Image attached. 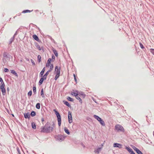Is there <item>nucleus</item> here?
I'll use <instances>...</instances> for the list:
<instances>
[{
    "label": "nucleus",
    "instance_id": "nucleus-5",
    "mask_svg": "<svg viewBox=\"0 0 154 154\" xmlns=\"http://www.w3.org/2000/svg\"><path fill=\"white\" fill-rule=\"evenodd\" d=\"M55 138L58 141H62L64 139V137L62 135H58L55 136Z\"/></svg>",
    "mask_w": 154,
    "mask_h": 154
},
{
    "label": "nucleus",
    "instance_id": "nucleus-21",
    "mask_svg": "<svg viewBox=\"0 0 154 154\" xmlns=\"http://www.w3.org/2000/svg\"><path fill=\"white\" fill-rule=\"evenodd\" d=\"M14 38H15L14 37V36H13L11 38L9 42V45H10L12 43V42L14 40Z\"/></svg>",
    "mask_w": 154,
    "mask_h": 154
},
{
    "label": "nucleus",
    "instance_id": "nucleus-45",
    "mask_svg": "<svg viewBox=\"0 0 154 154\" xmlns=\"http://www.w3.org/2000/svg\"><path fill=\"white\" fill-rule=\"evenodd\" d=\"M101 149V148H98L96 152H97L98 153H99V151H100Z\"/></svg>",
    "mask_w": 154,
    "mask_h": 154
},
{
    "label": "nucleus",
    "instance_id": "nucleus-16",
    "mask_svg": "<svg viewBox=\"0 0 154 154\" xmlns=\"http://www.w3.org/2000/svg\"><path fill=\"white\" fill-rule=\"evenodd\" d=\"M63 102L66 106L70 108L71 107V106L69 104V103L66 100H63Z\"/></svg>",
    "mask_w": 154,
    "mask_h": 154
},
{
    "label": "nucleus",
    "instance_id": "nucleus-54",
    "mask_svg": "<svg viewBox=\"0 0 154 154\" xmlns=\"http://www.w3.org/2000/svg\"><path fill=\"white\" fill-rule=\"evenodd\" d=\"M92 100L95 102L97 103V102L96 101V100H95V99H94V97L92 98Z\"/></svg>",
    "mask_w": 154,
    "mask_h": 154
},
{
    "label": "nucleus",
    "instance_id": "nucleus-60",
    "mask_svg": "<svg viewBox=\"0 0 154 154\" xmlns=\"http://www.w3.org/2000/svg\"><path fill=\"white\" fill-rule=\"evenodd\" d=\"M41 49L43 51V52L44 51V49L43 47H41Z\"/></svg>",
    "mask_w": 154,
    "mask_h": 154
},
{
    "label": "nucleus",
    "instance_id": "nucleus-23",
    "mask_svg": "<svg viewBox=\"0 0 154 154\" xmlns=\"http://www.w3.org/2000/svg\"><path fill=\"white\" fill-rule=\"evenodd\" d=\"M52 50L55 56L57 57L58 55V54L57 51L54 48L52 49Z\"/></svg>",
    "mask_w": 154,
    "mask_h": 154
},
{
    "label": "nucleus",
    "instance_id": "nucleus-40",
    "mask_svg": "<svg viewBox=\"0 0 154 154\" xmlns=\"http://www.w3.org/2000/svg\"><path fill=\"white\" fill-rule=\"evenodd\" d=\"M5 83L1 84L0 86V88H5Z\"/></svg>",
    "mask_w": 154,
    "mask_h": 154
},
{
    "label": "nucleus",
    "instance_id": "nucleus-17",
    "mask_svg": "<svg viewBox=\"0 0 154 154\" xmlns=\"http://www.w3.org/2000/svg\"><path fill=\"white\" fill-rule=\"evenodd\" d=\"M11 72L12 74L14 75L16 77H18V75L17 73L15 72V71L14 70H11Z\"/></svg>",
    "mask_w": 154,
    "mask_h": 154
},
{
    "label": "nucleus",
    "instance_id": "nucleus-3",
    "mask_svg": "<svg viewBox=\"0 0 154 154\" xmlns=\"http://www.w3.org/2000/svg\"><path fill=\"white\" fill-rule=\"evenodd\" d=\"M94 117L96 119L101 125H105L104 122L103 120L98 116L95 115H94Z\"/></svg>",
    "mask_w": 154,
    "mask_h": 154
},
{
    "label": "nucleus",
    "instance_id": "nucleus-11",
    "mask_svg": "<svg viewBox=\"0 0 154 154\" xmlns=\"http://www.w3.org/2000/svg\"><path fill=\"white\" fill-rule=\"evenodd\" d=\"M24 117L25 119H29L30 118V115L29 112L24 113Z\"/></svg>",
    "mask_w": 154,
    "mask_h": 154
},
{
    "label": "nucleus",
    "instance_id": "nucleus-32",
    "mask_svg": "<svg viewBox=\"0 0 154 154\" xmlns=\"http://www.w3.org/2000/svg\"><path fill=\"white\" fill-rule=\"evenodd\" d=\"M64 131L65 132L68 134H70V133L68 130L67 129V128H64Z\"/></svg>",
    "mask_w": 154,
    "mask_h": 154
},
{
    "label": "nucleus",
    "instance_id": "nucleus-24",
    "mask_svg": "<svg viewBox=\"0 0 154 154\" xmlns=\"http://www.w3.org/2000/svg\"><path fill=\"white\" fill-rule=\"evenodd\" d=\"M36 114V112L34 111H32L30 114V116L32 117L35 116Z\"/></svg>",
    "mask_w": 154,
    "mask_h": 154
},
{
    "label": "nucleus",
    "instance_id": "nucleus-51",
    "mask_svg": "<svg viewBox=\"0 0 154 154\" xmlns=\"http://www.w3.org/2000/svg\"><path fill=\"white\" fill-rule=\"evenodd\" d=\"M75 81V82H76V83H77V80L76 79V77L74 78Z\"/></svg>",
    "mask_w": 154,
    "mask_h": 154
},
{
    "label": "nucleus",
    "instance_id": "nucleus-35",
    "mask_svg": "<svg viewBox=\"0 0 154 154\" xmlns=\"http://www.w3.org/2000/svg\"><path fill=\"white\" fill-rule=\"evenodd\" d=\"M126 149L130 153L131 151L133 150L130 147H126Z\"/></svg>",
    "mask_w": 154,
    "mask_h": 154
},
{
    "label": "nucleus",
    "instance_id": "nucleus-33",
    "mask_svg": "<svg viewBox=\"0 0 154 154\" xmlns=\"http://www.w3.org/2000/svg\"><path fill=\"white\" fill-rule=\"evenodd\" d=\"M56 75L55 76V77L54 78V79L55 80H56L59 77L60 75V74H56Z\"/></svg>",
    "mask_w": 154,
    "mask_h": 154
},
{
    "label": "nucleus",
    "instance_id": "nucleus-31",
    "mask_svg": "<svg viewBox=\"0 0 154 154\" xmlns=\"http://www.w3.org/2000/svg\"><path fill=\"white\" fill-rule=\"evenodd\" d=\"M35 45L36 48L38 49V50L39 51H40L41 50V48H40V46L37 43H36L35 44Z\"/></svg>",
    "mask_w": 154,
    "mask_h": 154
},
{
    "label": "nucleus",
    "instance_id": "nucleus-29",
    "mask_svg": "<svg viewBox=\"0 0 154 154\" xmlns=\"http://www.w3.org/2000/svg\"><path fill=\"white\" fill-rule=\"evenodd\" d=\"M36 108L38 109H39L40 108V104L39 103H38L36 104Z\"/></svg>",
    "mask_w": 154,
    "mask_h": 154
},
{
    "label": "nucleus",
    "instance_id": "nucleus-19",
    "mask_svg": "<svg viewBox=\"0 0 154 154\" xmlns=\"http://www.w3.org/2000/svg\"><path fill=\"white\" fill-rule=\"evenodd\" d=\"M0 89L1 90L3 95H5L6 91L5 88H0Z\"/></svg>",
    "mask_w": 154,
    "mask_h": 154
},
{
    "label": "nucleus",
    "instance_id": "nucleus-57",
    "mask_svg": "<svg viewBox=\"0 0 154 154\" xmlns=\"http://www.w3.org/2000/svg\"><path fill=\"white\" fill-rule=\"evenodd\" d=\"M21 14V13H19L18 14H17V15H16V16H20Z\"/></svg>",
    "mask_w": 154,
    "mask_h": 154
},
{
    "label": "nucleus",
    "instance_id": "nucleus-14",
    "mask_svg": "<svg viewBox=\"0 0 154 154\" xmlns=\"http://www.w3.org/2000/svg\"><path fill=\"white\" fill-rule=\"evenodd\" d=\"M32 37L33 38L37 41L38 42H40V40L39 39L38 36L35 34H34L32 35Z\"/></svg>",
    "mask_w": 154,
    "mask_h": 154
},
{
    "label": "nucleus",
    "instance_id": "nucleus-49",
    "mask_svg": "<svg viewBox=\"0 0 154 154\" xmlns=\"http://www.w3.org/2000/svg\"><path fill=\"white\" fill-rule=\"evenodd\" d=\"M45 71V67H44L42 69V70L41 71L43 72H44Z\"/></svg>",
    "mask_w": 154,
    "mask_h": 154
},
{
    "label": "nucleus",
    "instance_id": "nucleus-64",
    "mask_svg": "<svg viewBox=\"0 0 154 154\" xmlns=\"http://www.w3.org/2000/svg\"><path fill=\"white\" fill-rule=\"evenodd\" d=\"M11 115H12V116H13V117H14V114H12Z\"/></svg>",
    "mask_w": 154,
    "mask_h": 154
},
{
    "label": "nucleus",
    "instance_id": "nucleus-37",
    "mask_svg": "<svg viewBox=\"0 0 154 154\" xmlns=\"http://www.w3.org/2000/svg\"><path fill=\"white\" fill-rule=\"evenodd\" d=\"M41 120H42V124L43 125L45 124V123H46V122L45 121L44 119V118H42Z\"/></svg>",
    "mask_w": 154,
    "mask_h": 154
},
{
    "label": "nucleus",
    "instance_id": "nucleus-53",
    "mask_svg": "<svg viewBox=\"0 0 154 154\" xmlns=\"http://www.w3.org/2000/svg\"><path fill=\"white\" fill-rule=\"evenodd\" d=\"M130 153L131 154H135L133 150L131 151Z\"/></svg>",
    "mask_w": 154,
    "mask_h": 154
},
{
    "label": "nucleus",
    "instance_id": "nucleus-15",
    "mask_svg": "<svg viewBox=\"0 0 154 154\" xmlns=\"http://www.w3.org/2000/svg\"><path fill=\"white\" fill-rule=\"evenodd\" d=\"M114 147H117L119 148H121L122 147V145L121 144L118 143H114L113 145Z\"/></svg>",
    "mask_w": 154,
    "mask_h": 154
},
{
    "label": "nucleus",
    "instance_id": "nucleus-26",
    "mask_svg": "<svg viewBox=\"0 0 154 154\" xmlns=\"http://www.w3.org/2000/svg\"><path fill=\"white\" fill-rule=\"evenodd\" d=\"M41 95L42 97L43 98H45V96L44 94V91H43V89L42 88L41 90Z\"/></svg>",
    "mask_w": 154,
    "mask_h": 154
},
{
    "label": "nucleus",
    "instance_id": "nucleus-4",
    "mask_svg": "<svg viewBox=\"0 0 154 154\" xmlns=\"http://www.w3.org/2000/svg\"><path fill=\"white\" fill-rule=\"evenodd\" d=\"M47 76L44 74L43 76H41V78H40L39 82L38 85H40L42 84L43 81L46 80L47 78Z\"/></svg>",
    "mask_w": 154,
    "mask_h": 154
},
{
    "label": "nucleus",
    "instance_id": "nucleus-18",
    "mask_svg": "<svg viewBox=\"0 0 154 154\" xmlns=\"http://www.w3.org/2000/svg\"><path fill=\"white\" fill-rule=\"evenodd\" d=\"M134 149L136 152L138 154H143L142 152L137 148L135 147V148H134Z\"/></svg>",
    "mask_w": 154,
    "mask_h": 154
},
{
    "label": "nucleus",
    "instance_id": "nucleus-41",
    "mask_svg": "<svg viewBox=\"0 0 154 154\" xmlns=\"http://www.w3.org/2000/svg\"><path fill=\"white\" fill-rule=\"evenodd\" d=\"M151 53L154 55V49L151 48L150 50Z\"/></svg>",
    "mask_w": 154,
    "mask_h": 154
},
{
    "label": "nucleus",
    "instance_id": "nucleus-2",
    "mask_svg": "<svg viewBox=\"0 0 154 154\" xmlns=\"http://www.w3.org/2000/svg\"><path fill=\"white\" fill-rule=\"evenodd\" d=\"M53 111L55 112L56 116L58 121V125H61V116L59 112L56 109H54Z\"/></svg>",
    "mask_w": 154,
    "mask_h": 154
},
{
    "label": "nucleus",
    "instance_id": "nucleus-48",
    "mask_svg": "<svg viewBox=\"0 0 154 154\" xmlns=\"http://www.w3.org/2000/svg\"><path fill=\"white\" fill-rule=\"evenodd\" d=\"M17 151L18 152V154H21L20 152V150L18 148H17Z\"/></svg>",
    "mask_w": 154,
    "mask_h": 154
},
{
    "label": "nucleus",
    "instance_id": "nucleus-59",
    "mask_svg": "<svg viewBox=\"0 0 154 154\" xmlns=\"http://www.w3.org/2000/svg\"><path fill=\"white\" fill-rule=\"evenodd\" d=\"M7 90L8 92V91H9L10 89L9 87H8L7 88Z\"/></svg>",
    "mask_w": 154,
    "mask_h": 154
},
{
    "label": "nucleus",
    "instance_id": "nucleus-6",
    "mask_svg": "<svg viewBox=\"0 0 154 154\" xmlns=\"http://www.w3.org/2000/svg\"><path fill=\"white\" fill-rule=\"evenodd\" d=\"M115 129L117 131H123L124 129L122 126H116Z\"/></svg>",
    "mask_w": 154,
    "mask_h": 154
},
{
    "label": "nucleus",
    "instance_id": "nucleus-39",
    "mask_svg": "<svg viewBox=\"0 0 154 154\" xmlns=\"http://www.w3.org/2000/svg\"><path fill=\"white\" fill-rule=\"evenodd\" d=\"M139 44H140V48L142 49H143L144 48V46H143V45L141 42H140Z\"/></svg>",
    "mask_w": 154,
    "mask_h": 154
},
{
    "label": "nucleus",
    "instance_id": "nucleus-62",
    "mask_svg": "<svg viewBox=\"0 0 154 154\" xmlns=\"http://www.w3.org/2000/svg\"><path fill=\"white\" fill-rule=\"evenodd\" d=\"M20 62H23V61H22V59L20 60Z\"/></svg>",
    "mask_w": 154,
    "mask_h": 154
},
{
    "label": "nucleus",
    "instance_id": "nucleus-61",
    "mask_svg": "<svg viewBox=\"0 0 154 154\" xmlns=\"http://www.w3.org/2000/svg\"><path fill=\"white\" fill-rule=\"evenodd\" d=\"M73 76L74 78L76 77V75L74 74H73Z\"/></svg>",
    "mask_w": 154,
    "mask_h": 154
},
{
    "label": "nucleus",
    "instance_id": "nucleus-42",
    "mask_svg": "<svg viewBox=\"0 0 154 154\" xmlns=\"http://www.w3.org/2000/svg\"><path fill=\"white\" fill-rule=\"evenodd\" d=\"M0 82H1V84L4 83L3 79L1 77H0Z\"/></svg>",
    "mask_w": 154,
    "mask_h": 154
},
{
    "label": "nucleus",
    "instance_id": "nucleus-1",
    "mask_svg": "<svg viewBox=\"0 0 154 154\" xmlns=\"http://www.w3.org/2000/svg\"><path fill=\"white\" fill-rule=\"evenodd\" d=\"M52 128L53 127L50 126H44L41 127L40 131L43 132H49L52 131Z\"/></svg>",
    "mask_w": 154,
    "mask_h": 154
},
{
    "label": "nucleus",
    "instance_id": "nucleus-7",
    "mask_svg": "<svg viewBox=\"0 0 154 154\" xmlns=\"http://www.w3.org/2000/svg\"><path fill=\"white\" fill-rule=\"evenodd\" d=\"M60 67H58L57 66H56L55 68L54 74H60Z\"/></svg>",
    "mask_w": 154,
    "mask_h": 154
},
{
    "label": "nucleus",
    "instance_id": "nucleus-10",
    "mask_svg": "<svg viewBox=\"0 0 154 154\" xmlns=\"http://www.w3.org/2000/svg\"><path fill=\"white\" fill-rule=\"evenodd\" d=\"M52 60L51 59V58H49L48 59L46 64V67H49L51 66V62H52Z\"/></svg>",
    "mask_w": 154,
    "mask_h": 154
},
{
    "label": "nucleus",
    "instance_id": "nucleus-30",
    "mask_svg": "<svg viewBox=\"0 0 154 154\" xmlns=\"http://www.w3.org/2000/svg\"><path fill=\"white\" fill-rule=\"evenodd\" d=\"M67 99L68 100L71 102H73L74 101L73 99L70 97L68 96L67 97Z\"/></svg>",
    "mask_w": 154,
    "mask_h": 154
},
{
    "label": "nucleus",
    "instance_id": "nucleus-22",
    "mask_svg": "<svg viewBox=\"0 0 154 154\" xmlns=\"http://www.w3.org/2000/svg\"><path fill=\"white\" fill-rule=\"evenodd\" d=\"M32 11V10L31 11L29 10H23V11L22 12V13L25 14L27 13H30Z\"/></svg>",
    "mask_w": 154,
    "mask_h": 154
},
{
    "label": "nucleus",
    "instance_id": "nucleus-36",
    "mask_svg": "<svg viewBox=\"0 0 154 154\" xmlns=\"http://www.w3.org/2000/svg\"><path fill=\"white\" fill-rule=\"evenodd\" d=\"M51 59H52V62H54V61L55 60V57L54 55L53 54H52V56Z\"/></svg>",
    "mask_w": 154,
    "mask_h": 154
},
{
    "label": "nucleus",
    "instance_id": "nucleus-44",
    "mask_svg": "<svg viewBox=\"0 0 154 154\" xmlns=\"http://www.w3.org/2000/svg\"><path fill=\"white\" fill-rule=\"evenodd\" d=\"M31 63L32 64L34 65V66H35V62H34V61L32 59H31Z\"/></svg>",
    "mask_w": 154,
    "mask_h": 154
},
{
    "label": "nucleus",
    "instance_id": "nucleus-25",
    "mask_svg": "<svg viewBox=\"0 0 154 154\" xmlns=\"http://www.w3.org/2000/svg\"><path fill=\"white\" fill-rule=\"evenodd\" d=\"M33 90L34 94H36V90L35 85H33Z\"/></svg>",
    "mask_w": 154,
    "mask_h": 154
},
{
    "label": "nucleus",
    "instance_id": "nucleus-56",
    "mask_svg": "<svg viewBox=\"0 0 154 154\" xmlns=\"http://www.w3.org/2000/svg\"><path fill=\"white\" fill-rule=\"evenodd\" d=\"M25 59L27 61H29V59L28 58H27L26 57H25Z\"/></svg>",
    "mask_w": 154,
    "mask_h": 154
},
{
    "label": "nucleus",
    "instance_id": "nucleus-52",
    "mask_svg": "<svg viewBox=\"0 0 154 154\" xmlns=\"http://www.w3.org/2000/svg\"><path fill=\"white\" fill-rule=\"evenodd\" d=\"M31 125H35V123L34 122H32Z\"/></svg>",
    "mask_w": 154,
    "mask_h": 154
},
{
    "label": "nucleus",
    "instance_id": "nucleus-38",
    "mask_svg": "<svg viewBox=\"0 0 154 154\" xmlns=\"http://www.w3.org/2000/svg\"><path fill=\"white\" fill-rule=\"evenodd\" d=\"M44 73V72L41 71L39 74V77H41V76H43V74Z\"/></svg>",
    "mask_w": 154,
    "mask_h": 154
},
{
    "label": "nucleus",
    "instance_id": "nucleus-63",
    "mask_svg": "<svg viewBox=\"0 0 154 154\" xmlns=\"http://www.w3.org/2000/svg\"><path fill=\"white\" fill-rule=\"evenodd\" d=\"M16 17H17V16H16H16H15L14 17V18H15Z\"/></svg>",
    "mask_w": 154,
    "mask_h": 154
},
{
    "label": "nucleus",
    "instance_id": "nucleus-55",
    "mask_svg": "<svg viewBox=\"0 0 154 154\" xmlns=\"http://www.w3.org/2000/svg\"><path fill=\"white\" fill-rule=\"evenodd\" d=\"M54 121H53L52 123V125H54Z\"/></svg>",
    "mask_w": 154,
    "mask_h": 154
},
{
    "label": "nucleus",
    "instance_id": "nucleus-58",
    "mask_svg": "<svg viewBox=\"0 0 154 154\" xmlns=\"http://www.w3.org/2000/svg\"><path fill=\"white\" fill-rule=\"evenodd\" d=\"M51 40L54 42V43H55V41L53 39H52L51 38Z\"/></svg>",
    "mask_w": 154,
    "mask_h": 154
},
{
    "label": "nucleus",
    "instance_id": "nucleus-34",
    "mask_svg": "<svg viewBox=\"0 0 154 154\" xmlns=\"http://www.w3.org/2000/svg\"><path fill=\"white\" fill-rule=\"evenodd\" d=\"M32 92L31 90L28 93L27 95L28 97H30L32 94Z\"/></svg>",
    "mask_w": 154,
    "mask_h": 154
},
{
    "label": "nucleus",
    "instance_id": "nucleus-43",
    "mask_svg": "<svg viewBox=\"0 0 154 154\" xmlns=\"http://www.w3.org/2000/svg\"><path fill=\"white\" fill-rule=\"evenodd\" d=\"M4 71L5 72H8L9 71V69L7 68H5L4 69Z\"/></svg>",
    "mask_w": 154,
    "mask_h": 154
},
{
    "label": "nucleus",
    "instance_id": "nucleus-46",
    "mask_svg": "<svg viewBox=\"0 0 154 154\" xmlns=\"http://www.w3.org/2000/svg\"><path fill=\"white\" fill-rule=\"evenodd\" d=\"M19 29H18L17 31L15 33H14V35L13 36H14V37L15 38V36L17 35V31H18Z\"/></svg>",
    "mask_w": 154,
    "mask_h": 154
},
{
    "label": "nucleus",
    "instance_id": "nucleus-8",
    "mask_svg": "<svg viewBox=\"0 0 154 154\" xmlns=\"http://www.w3.org/2000/svg\"><path fill=\"white\" fill-rule=\"evenodd\" d=\"M68 118L69 123H71L72 122V120L71 112L70 111H69L68 112Z\"/></svg>",
    "mask_w": 154,
    "mask_h": 154
},
{
    "label": "nucleus",
    "instance_id": "nucleus-13",
    "mask_svg": "<svg viewBox=\"0 0 154 154\" xmlns=\"http://www.w3.org/2000/svg\"><path fill=\"white\" fill-rule=\"evenodd\" d=\"M75 92L77 93H75L74 92H71V94L73 95V96H75L76 97H77L78 95H79V93H78V91L77 90H76L75 91Z\"/></svg>",
    "mask_w": 154,
    "mask_h": 154
},
{
    "label": "nucleus",
    "instance_id": "nucleus-27",
    "mask_svg": "<svg viewBox=\"0 0 154 154\" xmlns=\"http://www.w3.org/2000/svg\"><path fill=\"white\" fill-rule=\"evenodd\" d=\"M38 62V63H40L41 61V57L39 55H38L37 56Z\"/></svg>",
    "mask_w": 154,
    "mask_h": 154
},
{
    "label": "nucleus",
    "instance_id": "nucleus-50",
    "mask_svg": "<svg viewBox=\"0 0 154 154\" xmlns=\"http://www.w3.org/2000/svg\"><path fill=\"white\" fill-rule=\"evenodd\" d=\"M36 126H32V128L33 129H35L36 128Z\"/></svg>",
    "mask_w": 154,
    "mask_h": 154
},
{
    "label": "nucleus",
    "instance_id": "nucleus-47",
    "mask_svg": "<svg viewBox=\"0 0 154 154\" xmlns=\"http://www.w3.org/2000/svg\"><path fill=\"white\" fill-rule=\"evenodd\" d=\"M46 123L45 124V125H50V124L49 122H47L45 123Z\"/></svg>",
    "mask_w": 154,
    "mask_h": 154
},
{
    "label": "nucleus",
    "instance_id": "nucleus-12",
    "mask_svg": "<svg viewBox=\"0 0 154 154\" xmlns=\"http://www.w3.org/2000/svg\"><path fill=\"white\" fill-rule=\"evenodd\" d=\"M79 95L80 97H82L83 98H85L86 96V95L83 92L81 91L79 93Z\"/></svg>",
    "mask_w": 154,
    "mask_h": 154
},
{
    "label": "nucleus",
    "instance_id": "nucleus-28",
    "mask_svg": "<svg viewBox=\"0 0 154 154\" xmlns=\"http://www.w3.org/2000/svg\"><path fill=\"white\" fill-rule=\"evenodd\" d=\"M76 98L79 101V102L81 104L82 103V99L80 98V97L78 96L77 97H76Z\"/></svg>",
    "mask_w": 154,
    "mask_h": 154
},
{
    "label": "nucleus",
    "instance_id": "nucleus-20",
    "mask_svg": "<svg viewBox=\"0 0 154 154\" xmlns=\"http://www.w3.org/2000/svg\"><path fill=\"white\" fill-rule=\"evenodd\" d=\"M8 55H9L8 53L6 52H4L3 53V56L5 58H7L8 57Z\"/></svg>",
    "mask_w": 154,
    "mask_h": 154
},
{
    "label": "nucleus",
    "instance_id": "nucleus-9",
    "mask_svg": "<svg viewBox=\"0 0 154 154\" xmlns=\"http://www.w3.org/2000/svg\"><path fill=\"white\" fill-rule=\"evenodd\" d=\"M53 68H54V65H53V64L52 63L51 65L49 70L45 74L46 75V76H47L48 75L49 72H51V70L53 69Z\"/></svg>",
    "mask_w": 154,
    "mask_h": 154
}]
</instances>
